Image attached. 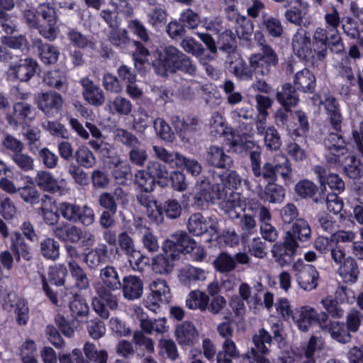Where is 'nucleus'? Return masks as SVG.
I'll use <instances>...</instances> for the list:
<instances>
[{"instance_id": "nucleus-49", "label": "nucleus", "mask_w": 363, "mask_h": 363, "mask_svg": "<svg viewBox=\"0 0 363 363\" xmlns=\"http://www.w3.org/2000/svg\"><path fill=\"white\" fill-rule=\"evenodd\" d=\"M286 234H290L296 242H308L311 238V230L308 222L302 218L296 219L292 228Z\"/></svg>"}, {"instance_id": "nucleus-19", "label": "nucleus", "mask_w": 363, "mask_h": 363, "mask_svg": "<svg viewBox=\"0 0 363 363\" xmlns=\"http://www.w3.org/2000/svg\"><path fill=\"white\" fill-rule=\"evenodd\" d=\"M36 103L39 110L46 117L53 118L60 113L64 101L61 94L51 91L39 94Z\"/></svg>"}, {"instance_id": "nucleus-53", "label": "nucleus", "mask_w": 363, "mask_h": 363, "mask_svg": "<svg viewBox=\"0 0 363 363\" xmlns=\"http://www.w3.org/2000/svg\"><path fill=\"white\" fill-rule=\"evenodd\" d=\"M297 122H292L288 125V132L291 136L298 137L306 134L309 130V123L306 114L298 111L295 113Z\"/></svg>"}, {"instance_id": "nucleus-24", "label": "nucleus", "mask_w": 363, "mask_h": 363, "mask_svg": "<svg viewBox=\"0 0 363 363\" xmlns=\"http://www.w3.org/2000/svg\"><path fill=\"white\" fill-rule=\"evenodd\" d=\"M111 290L101 286L97 289V296L92 299V306L95 311L104 319L109 316V311L107 307L113 310L118 307L117 298L113 296Z\"/></svg>"}, {"instance_id": "nucleus-28", "label": "nucleus", "mask_w": 363, "mask_h": 363, "mask_svg": "<svg viewBox=\"0 0 363 363\" xmlns=\"http://www.w3.org/2000/svg\"><path fill=\"white\" fill-rule=\"evenodd\" d=\"M177 342L182 347H192L199 339V332L194 324L189 320L178 324L174 330Z\"/></svg>"}, {"instance_id": "nucleus-56", "label": "nucleus", "mask_w": 363, "mask_h": 363, "mask_svg": "<svg viewBox=\"0 0 363 363\" xmlns=\"http://www.w3.org/2000/svg\"><path fill=\"white\" fill-rule=\"evenodd\" d=\"M175 260L172 259V257L163 251V254L158 255L153 258L152 262V270L157 274H169L173 269V262Z\"/></svg>"}, {"instance_id": "nucleus-1", "label": "nucleus", "mask_w": 363, "mask_h": 363, "mask_svg": "<svg viewBox=\"0 0 363 363\" xmlns=\"http://www.w3.org/2000/svg\"><path fill=\"white\" fill-rule=\"evenodd\" d=\"M322 30H315L313 35L306 29L298 28L293 35L291 46L294 53L306 65L318 67L325 60L330 47Z\"/></svg>"}, {"instance_id": "nucleus-44", "label": "nucleus", "mask_w": 363, "mask_h": 363, "mask_svg": "<svg viewBox=\"0 0 363 363\" xmlns=\"http://www.w3.org/2000/svg\"><path fill=\"white\" fill-rule=\"evenodd\" d=\"M121 286L123 296L128 299H135L141 296L143 294V283L136 276L125 277Z\"/></svg>"}, {"instance_id": "nucleus-63", "label": "nucleus", "mask_w": 363, "mask_h": 363, "mask_svg": "<svg viewBox=\"0 0 363 363\" xmlns=\"http://www.w3.org/2000/svg\"><path fill=\"white\" fill-rule=\"evenodd\" d=\"M147 43L133 40L132 43L135 47L133 52V59L135 67L144 66L148 62V57L150 55V50L145 46Z\"/></svg>"}, {"instance_id": "nucleus-10", "label": "nucleus", "mask_w": 363, "mask_h": 363, "mask_svg": "<svg viewBox=\"0 0 363 363\" xmlns=\"http://www.w3.org/2000/svg\"><path fill=\"white\" fill-rule=\"evenodd\" d=\"M252 342L255 348H251L245 357V363H271L268 358L265 357L269 353V349L267 344L271 345L272 336L264 328H261L258 333L253 335Z\"/></svg>"}, {"instance_id": "nucleus-60", "label": "nucleus", "mask_w": 363, "mask_h": 363, "mask_svg": "<svg viewBox=\"0 0 363 363\" xmlns=\"http://www.w3.org/2000/svg\"><path fill=\"white\" fill-rule=\"evenodd\" d=\"M135 228L143 233L142 242L144 248L148 252H155L159 250V243L157 236H155L150 228L143 226L141 223L136 222Z\"/></svg>"}, {"instance_id": "nucleus-9", "label": "nucleus", "mask_w": 363, "mask_h": 363, "mask_svg": "<svg viewBox=\"0 0 363 363\" xmlns=\"http://www.w3.org/2000/svg\"><path fill=\"white\" fill-rule=\"evenodd\" d=\"M249 61L250 65H247L238 52L228 55L226 60V62L229 65L230 71L240 80L249 81L252 79L254 74L263 77L268 75L272 72V68L267 69V72L264 70V72H262L261 67L258 69H255V65L251 62V57Z\"/></svg>"}, {"instance_id": "nucleus-7", "label": "nucleus", "mask_w": 363, "mask_h": 363, "mask_svg": "<svg viewBox=\"0 0 363 363\" xmlns=\"http://www.w3.org/2000/svg\"><path fill=\"white\" fill-rule=\"evenodd\" d=\"M57 209L61 216L69 223L89 226L95 220L94 210L88 205L62 201L59 203Z\"/></svg>"}, {"instance_id": "nucleus-42", "label": "nucleus", "mask_w": 363, "mask_h": 363, "mask_svg": "<svg viewBox=\"0 0 363 363\" xmlns=\"http://www.w3.org/2000/svg\"><path fill=\"white\" fill-rule=\"evenodd\" d=\"M176 130L183 142H189L200 130L199 121L196 117H187L176 125Z\"/></svg>"}, {"instance_id": "nucleus-11", "label": "nucleus", "mask_w": 363, "mask_h": 363, "mask_svg": "<svg viewBox=\"0 0 363 363\" xmlns=\"http://www.w3.org/2000/svg\"><path fill=\"white\" fill-rule=\"evenodd\" d=\"M172 240L164 241L162 248L172 259H178L180 254L191 252L196 246V241L185 231H179L172 235Z\"/></svg>"}, {"instance_id": "nucleus-14", "label": "nucleus", "mask_w": 363, "mask_h": 363, "mask_svg": "<svg viewBox=\"0 0 363 363\" xmlns=\"http://www.w3.org/2000/svg\"><path fill=\"white\" fill-rule=\"evenodd\" d=\"M150 293L144 301L145 306L149 310L157 312L161 303L169 302L170 289L164 279H157L150 284Z\"/></svg>"}, {"instance_id": "nucleus-20", "label": "nucleus", "mask_w": 363, "mask_h": 363, "mask_svg": "<svg viewBox=\"0 0 363 363\" xmlns=\"http://www.w3.org/2000/svg\"><path fill=\"white\" fill-rule=\"evenodd\" d=\"M223 174H218L219 182H215L211 184L214 189H218V196L220 199H226L228 195H232L233 191L238 189L241 184V178L234 170L225 169Z\"/></svg>"}, {"instance_id": "nucleus-61", "label": "nucleus", "mask_w": 363, "mask_h": 363, "mask_svg": "<svg viewBox=\"0 0 363 363\" xmlns=\"http://www.w3.org/2000/svg\"><path fill=\"white\" fill-rule=\"evenodd\" d=\"M206 277V272L203 269L193 266L183 269L179 274V279L184 284L203 281Z\"/></svg>"}, {"instance_id": "nucleus-2", "label": "nucleus", "mask_w": 363, "mask_h": 363, "mask_svg": "<svg viewBox=\"0 0 363 363\" xmlns=\"http://www.w3.org/2000/svg\"><path fill=\"white\" fill-rule=\"evenodd\" d=\"M323 104L327 121L331 128L335 131V133H329L325 140V147L328 149L325 160L328 164L335 163L339 160L338 157H342V155L348 151L347 143L340 134L343 117L339 102L334 96H326Z\"/></svg>"}, {"instance_id": "nucleus-22", "label": "nucleus", "mask_w": 363, "mask_h": 363, "mask_svg": "<svg viewBox=\"0 0 363 363\" xmlns=\"http://www.w3.org/2000/svg\"><path fill=\"white\" fill-rule=\"evenodd\" d=\"M111 290L101 286L97 289V296L92 299V306L95 311L104 319L109 316V311L107 307L113 310L118 307L117 298L113 296Z\"/></svg>"}, {"instance_id": "nucleus-38", "label": "nucleus", "mask_w": 363, "mask_h": 363, "mask_svg": "<svg viewBox=\"0 0 363 363\" xmlns=\"http://www.w3.org/2000/svg\"><path fill=\"white\" fill-rule=\"evenodd\" d=\"M83 87V96L91 105L101 106L105 101V96L102 89L88 77L82 79Z\"/></svg>"}, {"instance_id": "nucleus-55", "label": "nucleus", "mask_w": 363, "mask_h": 363, "mask_svg": "<svg viewBox=\"0 0 363 363\" xmlns=\"http://www.w3.org/2000/svg\"><path fill=\"white\" fill-rule=\"evenodd\" d=\"M213 266L216 272L229 273L235 269L234 257L226 252H221L213 260Z\"/></svg>"}, {"instance_id": "nucleus-43", "label": "nucleus", "mask_w": 363, "mask_h": 363, "mask_svg": "<svg viewBox=\"0 0 363 363\" xmlns=\"http://www.w3.org/2000/svg\"><path fill=\"white\" fill-rule=\"evenodd\" d=\"M69 271L74 280V286L77 289L86 290L90 286V280L82 267L74 260H67Z\"/></svg>"}, {"instance_id": "nucleus-35", "label": "nucleus", "mask_w": 363, "mask_h": 363, "mask_svg": "<svg viewBox=\"0 0 363 363\" xmlns=\"http://www.w3.org/2000/svg\"><path fill=\"white\" fill-rule=\"evenodd\" d=\"M34 48L38 58L44 65H53L57 63L60 56V50L57 46L43 43L42 40L38 39L34 42Z\"/></svg>"}, {"instance_id": "nucleus-58", "label": "nucleus", "mask_w": 363, "mask_h": 363, "mask_svg": "<svg viewBox=\"0 0 363 363\" xmlns=\"http://www.w3.org/2000/svg\"><path fill=\"white\" fill-rule=\"evenodd\" d=\"M209 303V297L204 292L192 291L186 300V306L191 310L200 309L205 311Z\"/></svg>"}, {"instance_id": "nucleus-36", "label": "nucleus", "mask_w": 363, "mask_h": 363, "mask_svg": "<svg viewBox=\"0 0 363 363\" xmlns=\"http://www.w3.org/2000/svg\"><path fill=\"white\" fill-rule=\"evenodd\" d=\"M84 260L89 268L94 269L107 263L110 260L107 245L104 243H98L94 248L85 254Z\"/></svg>"}, {"instance_id": "nucleus-37", "label": "nucleus", "mask_w": 363, "mask_h": 363, "mask_svg": "<svg viewBox=\"0 0 363 363\" xmlns=\"http://www.w3.org/2000/svg\"><path fill=\"white\" fill-rule=\"evenodd\" d=\"M294 84L295 89L299 91L313 94L316 87V78L311 71L304 68L294 75Z\"/></svg>"}, {"instance_id": "nucleus-13", "label": "nucleus", "mask_w": 363, "mask_h": 363, "mask_svg": "<svg viewBox=\"0 0 363 363\" xmlns=\"http://www.w3.org/2000/svg\"><path fill=\"white\" fill-rule=\"evenodd\" d=\"M298 247V242L290 234H286L283 241L275 242L271 252L275 262L281 267H285L294 261Z\"/></svg>"}, {"instance_id": "nucleus-52", "label": "nucleus", "mask_w": 363, "mask_h": 363, "mask_svg": "<svg viewBox=\"0 0 363 363\" xmlns=\"http://www.w3.org/2000/svg\"><path fill=\"white\" fill-rule=\"evenodd\" d=\"M41 255L46 259L55 261L60 257V244L52 238H46L40 242Z\"/></svg>"}, {"instance_id": "nucleus-50", "label": "nucleus", "mask_w": 363, "mask_h": 363, "mask_svg": "<svg viewBox=\"0 0 363 363\" xmlns=\"http://www.w3.org/2000/svg\"><path fill=\"white\" fill-rule=\"evenodd\" d=\"M69 307L72 317L76 320L87 317L89 312V306L86 299L78 294L72 296Z\"/></svg>"}, {"instance_id": "nucleus-40", "label": "nucleus", "mask_w": 363, "mask_h": 363, "mask_svg": "<svg viewBox=\"0 0 363 363\" xmlns=\"http://www.w3.org/2000/svg\"><path fill=\"white\" fill-rule=\"evenodd\" d=\"M285 196V188L276 182H268L259 193L262 201L274 204L282 203Z\"/></svg>"}, {"instance_id": "nucleus-4", "label": "nucleus", "mask_w": 363, "mask_h": 363, "mask_svg": "<svg viewBox=\"0 0 363 363\" xmlns=\"http://www.w3.org/2000/svg\"><path fill=\"white\" fill-rule=\"evenodd\" d=\"M158 68L164 72L174 74L181 72L190 76L196 73V66L191 59L174 46H168L158 53Z\"/></svg>"}, {"instance_id": "nucleus-5", "label": "nucleus", "mask_w": 363, "mask_h": 363, "mask_svg": "<svg viewBox=\"0 0 363 363\" xmlns=\"http://www.w3.org/2000/svg\"><path fill=\"white\" fill-rule=\"evenodd\" d=\"M231 147L236 152H245L249 155L252 171L255 177H262L267 183L277 181L274 164L266 162L261 168V149L259 146H255L254 143L250 141L243 143L241 139L239 140L233 138Z\"/></svg>"}, {"instance_id": "nucleus-27", "label": "nucleus", "mask_w": 363, "mask_h": 363, "mask_svg": "<svg viewBox=\"0 0 363 363\" xmlns=\"http://www.w3.org/2000/svg\"><path fill=\"white\" fill-rule=\"evenodd\" d=\"M322 331L329 333L331 337L341 343H347L351 340V335L348 333L344 323L334 321L329 318L328 314H323L321 318Z\"/></svg>"}, {"instance_id": "nucleus-6", "label": "nucleus", "mask_w": 363, "mask_h": 363, "mask_svg": "<svg viewBox=\"0 0 363 363\" xmlns=\"http://www.w3.org/2000/svg\"><path fill=\"white\" fill-rule=\"evenodd\" d=\"M325 21L326 28L318 27L315 30H322L326 36L325 43L330 47V52L334 54H342L345 52V44L337 28L342 20H340V14L337 10L334 7H331L330 11L325 15Z\"/></svg>"}, {"instance_id": "nucleus-23", "label": "nucleus", "mask_w": 363, "mask_h": 363, "mask_svg": "<svg viewBox=\"0 0 363 363\" xmlns=\"http://www.w3.org/2000/svg\"><path fill=\"white\" fill-rule=\"evenodd\" d=\"M111 290L101 286L97 289V296L92 299V306L95 311L104 319L109 316V311L107 307L113 310L118 307L117 298L113 296Z\"/></svg>"}, {"instance_id": "nucleus-16", "label": "nucleus", "mask_w": 363, "mask_h": 363, "mask_svg": "<svg viewBox=\"0 0 363 363\" xmlns=\"http://www.w3.org/2000/svg\"><path fill=\"white\" fill-rule=\"evenodd\" d=\"M35 113L31 104L26 101L15 102L12 108L7 111L5 118L13 128L24 127L34 119Z\"/></svg>"}, {"instance_id": "nucleus-39", "label": "nucleus", "mask_w": 363, "mask_h": 363, "mask_svg": "<svg viewBox=\"0 0 363 363\" xmlns=\"http://www.w3.org/2000/svg\"><path fill=\"white\" fill-rule=\"evenodd\" d=\"M276 99L286 110H291L296 106L299 102V96L297 90L290 83L282 84L281 90L276 94Z\"/></svg>"}, {"instance_id": "nucleus-33", "label": "nucleus", "mask_w": 363, "mask_h": 363, "mask_svg": "<svg viewBox=\"0 0 363 363\" xmlns=\"http://www.w3.org/2000/svg\"><path fill=\"white\" fill-rule=\"evenodd\" d=\"M218 189H214L210 182L204 184L202 187L193 196L192 206L198 209L208 208L210 202L214 203L216 200H220Z\"/></svg>"}, {"instance_id": "nucleus-32", "label": "nucleus", "mask_w": 363, "mask_h": 363, "mask_svg": "<svg viewBox=\"0 0 363 363\" xmlns=\"http://www.w3.org/2000/svg\"><path fill=\"white\" fill-rule=\"evenodd\" d=\"M206 162L208 165L218 169H230L233 167L232 157L225 153L224 148L211 145L207 149Z\"/></svg>"}, {"instance_id": "nucleus-3", "label": "nucleus", "mask_w": 363, "mask_h": 363, "mask_svg": "<svg viewBox=\"0 0 363 363\" xmlns=\"http://www.w3.org/2000/svg\"><path fill=\"white\" fill-rule=\"evenodd\" d=\"M23 18L29 28L38 30L45 38L52 41L57 38V16L50 3L40 4L36 8L25 10Z\"/></svg>"}, {"instance_id": "nucleus-54", "label": "nucleus", "mask_w": 363, "mask_h": 363, "mask_svg": "<svg viewBox=\"0 0 363 363\" xmlns=\"http://www.w3.org/2000/svg\"><path fill=\"white\" fill-rule=\"evenodd\" d=\"M133 183L138 191L146 193L153 191L156 185L146 169L138 170L135 173Z\"/></svg>"}, {"instance_id": "nucleus-57", "label": "nucleus", "mask_w": 363, "mask_h": 363, "mask_svg": "<svg viewBox=\"0 0 363 363\" xmlns=\"http://www.w3.org/2000/svg\"><path fill=\"white\" fill-rule=\"evenodd\" d=\"M240 241L245 247L249 237L256 232V221L252 216L244 215L240 220Z\"/></svg>"}, {"instance_id": "nucleus-15", "label": "nucleus", "mask_w": 363, "mask_h": 363, "mask_svg": "<svg viewBox=\"0 0 363 363\" xmlns=\"http://www.w3.org/2000/svg\"><path fill=\"white\" fill-rule=\"evenodd\" d=\"M295 272L296 281L299 286L305 291H312L316 289L320 278L316 268L308 264H304L302 259H298L292 267Z\"/></svg>"}, {"instance_id": "nucleus-18", "label": "nucleus", "mask_w": 363, "mask_h": 363, "mask_svg": "<svg viewBox=\"0 0 363 363\" xmlns=\"http://www.w3.org/2000/svg\"><path fill=\"white\" fill-rule=\"evenodd\" d=\"M326 312L320 313L308 306H302L300 308H296L294 312L292 320L296 324L299 330L306 332L313 325H318L320 328L323 324L321 323V318Z\"/></svg>"}, {"instance_id": "nucleus-48", "label": "nucleus", "mask_w": 363, "mask_h": 363, "mask_svg": "<svg viewBox=\"0 0 363 363\" xmlns=\"http://www.w3.org/2000/svg\"><path fill=\"white\" fill-rule=\"evenodd\" d=\"M69 44L81 50L94 49L95 43L89 38L76 28H69L66 33Z\"/></svg>"}, {"instance_id": "nucleus-45", "label": "nucleus", "mask_w": 363, "mask_h": 363, "mask_svg": "<svg viewBox=\"0 0 363 363\" xmlns=\"http://www.w3.org/2000/svg\"><path fill=\"white\" fill-rule=\"evenodd\" d=\"M155 184L162 187L168 186V171L165 164L157 161H150L145 169Z\"/></svg>"}, {"instance_id": "nucleus-26", "label": "nucleus", "mask_w": 363, "mask_h": 363, "mask_svg": "<svg viewBox=\"0 0 363 363\" xmlns=\"http://www.w3.org/2000/svg\"><path fill=\"white\" fill-rule=\"evenodd\" d=\"M34 182L44 192L60 196L64 195L67 192V189L63 186L64 180L58 181L50 172L46 170L38 171Z\"/></svg>"}, {"instance_id": "nucleus-34", "label": "nucleus", "mask_w": 363, "mask_h": 363, "mask_svg": "<svg viewBox=\"0 0 363 363\" xmlns=\"http://www.w3.org/2000/svg\"><path fill=\"white\" fill-rule=\"evenodd\" d=\"M53 234L60 241L65 243L77 244L82 238V230L72 223H63L53 228Z\"/></svg>"}, {"instance_id": "nucleus-47", "label": "nucleus", "mask_w": 363, "mask_h": 363, "mask_svg": "<svg viewBox=\"0 0 363 363\" xmlns=\"http://www.w3.org/2000/svg\"><path fill=\"white\" fill-rule=\"evenodd\" d=\"M17 192L26 203L34 205L39 203L40 194L36 189L33 179L29 176L25 177L24 186L18 187Z\"/></svg>"}, {"instance_id": "nucleus-59", "label": "nucleus", "mask_w": 363, "mask_h": 363, "mask_svg": "<svg viewBox=\"0 0 363 363\" xmlns=\"http://www.w3.org/2000/svg\"><path fill=\"white\" fill-rule=\"evenodd\" d=\"M101 278L104 287L109 290H116L121 287L118 274L113 267L107 266L101 270Z\"/></svg>"}, {"instance_id": "nucleus-25", "label": "nucleus", "mask_w": 363, "mask_h": 363, "mask_svg": "<svg viewBox=\"0 0 363 363\" xmlns=\"http://www.w3.org/2000/svg\"><path fill=\"white\" fill-rule=\"evenodd\" d=\"M335 163H329L328 164L332 167L341 169L343 173L351 179H358L361 177L362 173V163L359 159L356 156L347 152L340 157Z\"/></svg>"}, {"instance_id": "nucleus-30", "label": "nucleus", "mask_w": 363, "mask_h": 363, "mask_svg": "<svg viewBox=\"0 0 363 363\" xmlns=\"http://www.w3.org/2000/svg\"><path fill=\"white\" fill-rule=\"evenodd\" d=\"M284 6H289L284 12V17L287 21L296 26H301L309 11L308 4L303 0H290L285 3Z\"/></svg>"}, {"instance_id": "nucleus-29", "label": "nucleus", "mask_w": 363, "mask_h": 363, "mask_svg": "<svg viewBox=\"0 0 363 363\" xmlns=\"http://www.w3.org/2000/svg\"><path fill=\"white\" fill-rule=\"evenodd\" d=\"M140 328L142 330H136L133 335V341L136 346L144 349L147 354H152L155 351L153 340L145 335L144 333L151 334L155 330L154 323L149 319H142L140 320Z\"/></svg>"}, {"instance_id": "nucleus-64", "label": "nucleus", "mask_w": 363, "mask_h": 363, "mask_svg": "<svg viewBox=\"0 0 363 363\" xmlns=\"http://www.w3.org/2000/svg\"><path fill=\"white\" fill-rule=\"evenodd\" d=\"M76 162L79 166L85 168H91L96 163V159L91 150L88 147L82 146L79 147L74 153Z\"/></svg>"}, {"instance_id": "nucleus-31", "label": "nucleus", "mask_w": 363, "mask_h": 363, "mask_svg": "<svg viewBox=\"0 0 363 363\" xmlns=\"http://www.w3.org/2000/svg\"><path fill=\"white\" fill-rule=\"evenodd\" d=\"M257 27L264 31L268 37L274 39L281 38L284 33L281 19L269 13H262L257 21Z\"/></svg>"}, {"instance_id": "nucleus-46", "label": "nucleus", "mask_w": 363, "mask_h": 363, "mask_svg": "<svg viewBox=\"0 0 363 363\" xmlns=\"http://www.w3.org/2000/svg\"><path fill=\"white\" fill-rule=\"evenodd\" d=\"M189 232L194 236H201L209 228L214 229L210 221H208L201 213H193L187 223Z\"/></svg>"}, {"instance_id": "nucleus-12", "label": "nucleus", "mask_w": 363, "mask_h": 363, "mask_svg": "<svg viewBox=\"0 0 363 363\" xmlns=\"http://www.w3.org/2000/svg\"><path fill=\"white\" fill-rule=\"evenodd\" d=\"M38 67V62L32 57L19 58L11 63L7 77L11 81L27 82L35 75Z\"/></svg>"}, {"instance_id": "nucleus-62", "label": "nucleus", "mask_w": 363, "mask_h": 363, "mask_svg": "<svg viewBox=\"0 0 363 363\" xmlns=\"http://www.w3.org/2000/svg\"><path fill=\"white\" fill-rule=\"evenodd\" d=\"M84 353L86 357L94 363H106L108 360V352L105 350L97 351L94 343L86 342L84 345Z\"/></svg>"}, {"instance_id": "nucleus-51", "label": "nucleus", "mask_w": 363, "mask_h": 363, "mask_svg": "<svg viewBox=\"0 0 363 363\" xmlns=\"http://www.w3.org/2000/svg\"><path fill=\"white\" fill-rule=\"evenodd\" d=\"M217 44L221 50L228 54V55L238 52L236 34L230 29H225L219 33Z\"/></svg>"}, {"instance_id": "nucleus-41", "label": "nucleus", "mask_w": 363, "mask_h": 363, "mask_svg": "<svg viewBox=\"0 0 363 363\" xmlns=\"http://www.w3.org/2000/svg\"><path fill=\"white\" fill-rule=\"evenodd\" d=\"M337 273L346 284H354L359 277V270L357 262L352 257H347L344 259L340 264Z\"/></svg>"}, {"instance_id": "nucleus-17", "label": "nucleus", "mask_w": 363, "mask_h": 363, "mask_svg": "<svg viewBox=\"0 0 363 363\" xmlns=\"http://www.w3.org/2000/svg\"><path fill=\"white\" fill-rule=\"evenodd\" d=\"M154 207L149 212L148 216L157 224L162 223L164 216L169 219H176L181 216L182 211L180 203L174 199H169L164 202L155 201Z\"/></svg>"}, {"instance_id": "nucleus-21", "label": "nucleus", "mask_w": 363, "mask_h": 363, "mask_svg": "<svg viewBox=\"0 0 363 363\" xmlns=\"http://www.w3.org/2000/svg\"><path fill=\"white\" fill-rule=\"evenodd\" d=\"M9 250L13 254L15 262L21 267L23 265V262H28L33 258L31 247L20 232L16 231L10 234Z\"/></svg>"}, {"instance_id": "nucleus-8", "label": "nucleus", "mask_w": 363, "mask_h": 363, "mask_svg": "<svg viewBox=\"0 0 363 363\" xmlns=\"http://www.w3.org/2000/svg\"><path fill=\"white\" fill-rule=\"evenodd\" d=\"M265 35V32L260 29L254 32V40L261 48V52L251 55V62L255 65V69H258L261 67L264 72L269 68L276 67L279 62L278 55L267 43Z\"/></svg>"}]
</instances>
